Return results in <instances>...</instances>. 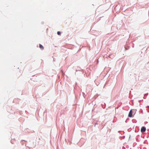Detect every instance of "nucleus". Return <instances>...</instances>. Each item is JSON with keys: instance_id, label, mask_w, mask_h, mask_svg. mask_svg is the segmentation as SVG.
Here are the masks:
<instances>
[{"instance_id": "obj_1", "label": "nucleus", "mask_w": 149, "mask_h": 149, "mask_svg": "<svg viewBox=\"0 0 149 149\" xmlns=\"http://www.w3.org/2000/svg\"><path fill=\"white\" fill-rule=\"evenodd\" d=\"M146 130V127H142L141 129V132H143Z\"/></svg>"}, {"instance_id": "obj_2", "label": "nucleus", "mask_w": 149, "mask_h": 149, "mask_svg": "<svg viewBox=\"0 0 149 149\" xmlns=\"http://www.w3.org/2000/svg\"><path fill=\"white\" fill-rule=\"evenodd\" d=\"M132 110H131L130 111L129 114L128 116L130 117H132Z\"/></svg>"}, {"instance_id": "obj_3", "label": "nucleus", "mask_w": 149, "mask_h": 149, "mask_svg": "<svg viewBox=\"0 0 149 149\" xmlns=\"http://www.w3.org/2000/svg\"><path fill=\"white\" fill-rule=\"evenodd\" d=\"M39 47L41 50H43L44 49V48L40 44H39Z\"/></svg>"}, {"instance_id": "obj_4", "label": "nucleus", "mask_w": 149, "mask_h": 149, "mask_svg": "<svg viewBox=\"0 0 149 149\" xmlns=\"http://www.w3.org/2000/svg\"><path fill=\"white\" fill-rule=\"evenodd\" d=\"M57 34L58 35H60L61 34V32L60 31H58L57 32Z\"/></svg>"}]
</instances>
